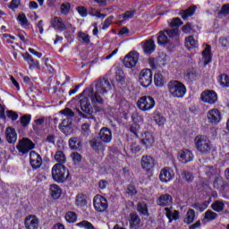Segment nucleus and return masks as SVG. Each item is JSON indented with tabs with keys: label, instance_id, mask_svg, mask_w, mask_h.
<instances>
[{
	"label": "nucleus",
	"instance_id": "cd10ccee",
	"mask_svg": "<svg viewBox=\"0 0 229 229\" xmlns=\"http://www.w3.org/2000/svg\"><path fill=\"white\" fill-rule=\"evenodd\" d=\"M202 58L204 60V66H207L212 62L211 46L207 45L205 49L202 51Z\"/></svg>",
	"mask_w": 229,
	"mask_h": 229
},
{
	"label": "nucleus",
	"instance_id": "338daca9",
	"mask_svg": "<svg viewBox=\"0 0 229 229\" xmlns=\"http://www.w3.org/2000/svg\"><path fill=\"white\" fill-rule=\"evenodd\" d=\"M72 157L74 163H81L82 159V156L81 154L75 152L72 154Z\"/></svg>",
	"mask_w": 229,
	"mask_h": 229
},
{
	"label": "nucleus",
	"instance_id": "2f4dec72",
	"mask_svg": "<svg viewBox=\"0 0 229 229\" xmlns=\"http://www.w3.org/2000/svg\"><path fill=\"white\" fill-rule=\"evenodd\" d=\"M184 47L191 51V49L198 47V41L194 39L193 36H189L184 39Z\"/></svg>",
	"mask_w": 229,
	"mask_h": 229
},
{
	"label": "nucleus",
	"instance_id": "423d86ee",
	"mask_svg": "<svg viewBox=\"0 0 229 229\" xmlns=\"http://www.w3.org/2000/svg\"><path fill=\"white\" fill-rule=\"evenodd\" d=\"M156 106V100L150 96H143L137 101V107L141 112H150Z\"/></svg>",
	"mask_w": 229,
	"mask_h": 229
},
{
	"label": "nucleus",
	"instance_id": "680f3d73",
	"mask_svg": "<svg viewBox=\"0 0 229 229\" xmlns=\"http://www.w3.org/2000/svg\"><path fill=\"white\" fill-rule=\"evenodd\" d=\"M182 178H184L188 182H192L194 179L192 174L188 171H184V173H182Z\"/></svg>",
	"mask_w": 229,
	"mask_h": 229
},
{
	"label": "nucleus",
	"instance_id": "a19ab883",
	"mask_svg": "<svg viewBox=\"0 0 229 229\" xmlns=\"http://www.w3.org/2000/svg\"><path fill=\"white\" fill-rule=\"evenodd\" d=\"M64 219L68 224H74L77 221V214L74 211H67Z\"/></svg>",
	"mask_w": 229,
	"mask_h": 229
},
{
	"label": "nucleus",
	"instance_id": "4d7b16f0",
	"mask_svg": "<svg viewBox=\"0 0 229 229\" xmlns=\"http://www.w3.org/2000/svg\"><path fill=\"white\" fill-rule=\"evenodd\" d=\"M183 24L182 21L179 17H174L172 21L170 22L171 28H178Z\"/></svg>",
	"mask_w": 229,
	"mask_h": 229
},
{
	"label": "nucleus",
	"instance_id": "8fccbe9b",
	"mask_svg": "<svg viewBox=\"0 0 229 229\" xmlns=\"http://www.w3.org/2000/svg\"><path fill=\"white\" fill-rule=\"evenodd\" d=\"M78 38H79L80 39H82V42H83L84 44H86L87 46H89V45L91 43L90 36L88 35V34H85V33L82 32V31H80V32L78 33Z\"/></svg>",
	"mask_w": 229,
	"mask_h": 229
},
{
	"label": "nucleus",
	"instance_id": "052dcab7",
	"mask_svg": "<svg viewBox=\"0 0 229 229\" xmlns=\"http://www.w3.org/2000/svg\"><path fill=\"white\" fill-rule=\"evenodd\" d=\"M193 208L197 210V211H199V212H204L206 209H208V205L207 203L205 204H199V203H195L193 205Z\"/></svg>",
	"mask_w": 229,
	"mask_h": 229
},
{
	"label": "nucleus",
	"instance_id": "9d476101",
	"mask_svg": "<svg viewBox=\"0 0 229 229\" xmlns=\"http://www.w3.org/2000/svg\"><path fill=\"white\" fill-rule=\"evenodd\" d=\"M93 207L97 212H105L108 208L106 199L101 195L95 196L93 198Z\"/></svg>",
	"mask_w": 229,
	"mask_h": 229
},
{
	"label": "nucleus",
	"instance_id": "0e129e2a",
	"mask_svg": "<svg viewBox=\"0 0 229 229\" xmlns=\"http://www.w3.org/2000/svg\"><path fill=\"white\" fill-rule=\"evenodd\" d=\"M182 31L186 33V34H190L192 31V26L191 22H188L186 24H184V26H182Z\"/></svg>",
	"mask_w": 229,
	"mask_h": 229
},
{
	"label": "nucleus",
	"instance_id": "864d4df0",
	"mask_svg": "<svg viewBox=\"0 0 229 229\" xmlns=\"http://www.w3.org/2000/svg\"><path fill=\"white\" fill-rule=\"evenodd\" d=\"M126 192H127V196L132 197V196L137 195L138 191H137V189L135 188V186L133 184H128Z\"/></svg>",
	"mask_w": 229,
	"mask_h": 229
},
{
	"label": "nucleus",
	"instance_id": "79ce46f5",
	"mask_svg": "<svg viewBox=\"0 0 229 229\" xmlns=\"http://www.w3.org/2000/svg\"><path fill=\"white\" fill-rule=\"evenodd\" d=\"M195 219V211L194 209H190L187 214L186 217H184V224L191 225Z\"/></svg>",
	"mask_w": 229,
	"mask_h": 229
},
{
	"label": "nucleus",
	"instance_id": "c756f323",
	"mask_svg": "<svg viewBox=\"0 0 229 229\" xmlns=\"http://www.w3.org/2000/svg\"><path fill=\"white\" fill-rule=\"evenodd\" d=\"M165 82V78L161 72H156V73H154V85H156V87L162 88Z\"/></svg>",
	"mask_w": 229,
	"mask_h": 229
},
{
	"label": "nucleus",
	"instance_id": "412c9836",
	"mask_svg": "<svg viewBox=\"0 0 229 229\" xmlns=\"http://www.w3.org/2000/svg\"><path fill=\"white\" fill-rule=\"evenodd\" d=\"M157 205L160 207H169L174 203V198L171 194L165 193L159 196L157 200Z\"/></svg>",
	"mask_w": 229,
	"mask_h": 229
},
{
	"label": "nucleus",
	"instance_id": "b1692460",
	"mask_svg": "<svg viewBox=\"0 0 229 229\" xmlns=\"http://www.w3.org/2000/svg\"><path fill=\"white\" fill-rule=\"evenodd\" d=\"M152 118L154 123H156V125H157L158 127H163L166 123V119L164 116L163 113L158 110L153 112Z\"/></svg>",
	"mask_w": 229,
	"mask_h": 229
},
{
	"label": "nucleus",
	"instance_id": "c03bdc74",
	"mask_svg": "<svg viewBox=\"0 0 229 229\" xmlns=\"http://www.w3.org/2000/svg\"><path fill=\"white\" fill-rule=\"evenodd\" d=\"M219 83L223 88H229V75L226 73H222L219 76Z\"/></svg>",
	"mask_w": 229,
	"mask_h": 229
},
{
	"label": "nucleus",
	"instance_id": "69168bd1",
	"mask_svg": "<svg viewBox=\"0 0 229 229\" xmlns=\"http://www.w3.org/2000/svg\"><path fill=\"white\" fill-rule=\"evenodd\" d=\"M140 125L137 123H133L130 127V131L132 134H134L136 137H138V132H139Z\"/></svg>",
	"mask_w": 229,
	"mask_h": 229
},
{
	"label": "nucleus",
	"instance_id": "9b49d317",
	"mask_svg": "<svg viewBox=\"0 0 229 229\" xmlns=\"http://www.w3.org/2000/svg\"><path fill=\"white\" fill-rule=\"evenodd\" d=\"M200 99L208 105H215L218 101V96L216 91L208 89L201 93Z\"/></svg>",
	"mask_w": 229,
	"mask_h": 229
},
{
	"label": "nucleus",
	"instance_id": "4c0bfd02",
	"mask_svg": "<svg viewBox=\"0 0 229 229\" xmlns=\"http://www.w3.org/2000/svg\"><path fill=\"white\" fill-rule=\"evenodd\" d=\"M210 208L216 213L223 212L225 209V203L223 200H216L211 204Z\"/></svg>",
	"mask_w": 229,
	"mask_h": 229
},
{
	"label": "nucleus",
	"instance_id": "6e6d98bb",
	"mask_svg": "<svg viewBox=\"0 0 229 229\" xmlns=\"http://www.w3.org/2000/svg\"><path fill=\"white\" fill-rule=\"evenodd\" d=\"M131 120L133 123L139 124L144 121V118H142V115H140L139 113L135 112L131 115Z\"/></svg>",
	"mask_w": 229,
	"mask_h": 229
},
{
	"label": "nucleus",
	"instance_id": "bb28decb",
	"mask_svg": "<svg viewBox=\"0 0 229 229\" xmlns=\"http://www.w3.org/2000/svg\"><path fill=\"white\" fill-rule=\"evenodd\" d=\"M156 50L155 41L153 39H148L145 41L143 45V51L145 55H150Z\"/></svg>",
	"mask_w": 229,
	"mask_h": 229
},
{
	"label": "nucleus",
	"instance_id": "f8f14e48",
	"mask_svg": "<svg viewBox=\"0 0 229 229\" xmlns=\"http://www.w3.org/2000/svg\"><path fill=\"white\" fill-rule=\"evenodd\" d=\"M43 160L40 154H38L36 151L31 150L30 152V165L33 171H37V169H40L42 166Z\"/></svg>",
	"mask_w": 229,
	"mask_h": 229
},
{
	"label": "nucleus",
	"instance_id": "4be33fe9",
	"mask_svg": "<svg viewBox=\"0 0 229 229\" xmlns=\"http://www.w3.org/2000/svg\"><path fill=\"white\" fill-rule=\"evenodd\" d=\"M68 146L70 149L81 151L82 149V140L79 137H72L68 140Z\"/></svg>",
	"mask_w": 229,
	"mask_h": 229
},
{
	"label": "nucleus",
	"instance_id": "e433bc0d",
	"mask_svg": "<svg viewBox=\"0 0 229 229\" xmlns=\"http://www.w3.org/2000/svg\"><path fill=\"white\" fill-rule=\"evenodd\" d=\"M196 11V7L194 5L191 6L187 10L182 11L180 13V16L182 20L187 21L189 17H191Z\"/></svg>",
	"mask_w": 229,
	"mask_h": 229
},
{
	"label": "nucleus",
	"instance_id": "1a4fd4ad",
	"mask_svg": "<svg viewBox=\"0 0 229 229\" xmlns=\"http://www.w3.org/2000/svg\"><path fill=\"white\" fill-rule=\"evenodd\" d=\"M139 60V53L137 51H131L129 54H127L123 60V64L124 67L131 69L136 66Z\"/></svg>",
	"mask_w": 229,
	"mask_h": 229
},
{
	"label": "nucleus",
	"instance_id": "5701e85b",
	"mask_svg": "<svg viewBox=\"0 0 229 229\" xmlns=\"http://www.w3.org/2000/svg\"><path fill=\"white\" fill-rule=\"evenodd\" d=\"M98 137L102 142L110 143L112 140V131L108 127H102L100 132H98Z\"/></svg>",
	"mask_w": 229,
	"mask_h": 229
},
{
	"label": "nucleus",
	"instance_id": "6e6552de",
	"mask_svg": "<svg viewBox=\"0 0 229 229\" xmlns=\"http://www.w3.org/2000/svg\"><path fill=\"white\" fill-rule=\"evenodd\" d=\"M36 148V144L30 138H23L19 141L16 148L22 155L28 154L30 150Z\"/></svg>",
	"mask_w": 229,
	"mask_h": 229
},
{
	"label": "nucleus",
	"instance_id": "7c9ffc66",
	"mask_svg": "<svg viewBox=\"0 0 229 229\" xmlns=\"http://www.w3.org/2000/svg\"><path fill=\"white\" fill-rule=\"evenodd\" d=\"M63 191L58 184L50 185V195L54 199H58L61 198Z\"/></svg>",
	"mask_w": 229,
	"mask_h": 229
},
{
	"label": "nucleus",
	"instance_id": "13d9d810",
	"mask_svg": "<svg viewBox=\"0 0 229 229\" xmlns=\"http://www.w3.org/2000/svg\"><path fill=\"white\" fill-rule=\"evenodd\" d=\"M76 10H77L78 13L80 14V16H81V18H86V17H88V15H89V11H88V9L85 8L84 6H78V7L76 8Z\"/></svg>",
	"mask_w": 229,
	"mask_h": 229
},
{
	"label": "nucleus",
	"instance_id": "09e8293b",
	"mask_svg": "<svg viewBox=\"0 0 229 229\" xmlns=\"http://www.w3.org/2000/svg\"><path fill=\"white\" fill-rule=\"evenodd\" d=\"M160 60V57L158 58H155V57H149L148 59V65L149 67L155 71L157 69V66H158V61Z\"/></svg>",
	"mask_w": 229,
	"mask_h": 229
},
{
	"label": "nucleus",
	"instance_id": "f704fd0d",
	"mask_svg": "<svg viewBox=\"0 0 229 229\" xmlns=\"http://www.w3.org/2000/svg\"><path fill=\"white\" fill-rule=\"evenodd\" d=\"M166 212V217L169 220V223H172L173 221H177L180 218V212L177 210H174V212L171 211L168 208L165 209Z\"/></svg>",
	"mask_w": 229,
	"mask_h": 229
},
{
	"label": "nucleus",
	"instance_id": "f257e3e1",
	"mask_svg": "<svg viewBox=\"0 0 229 229\" xmlns=\"http://www.w3.org/2000/svg\"><path fill=\"white\" fill-rule=\"evenodd\" d=\"M75 98L77 100H79L80 99V107H81V111H79V115H81L82 118L97 121L96 117L93 115L94 109H93L92 105H96V104L103 105L104 104V100L101 98V96L99 95V92L97 91L94 93V89L92 88H87L81 94L76 96Z\"/></svg>",
	"mask_w": 229,
	"mask_h": 229
},
{
	"label": "nucleus",
	"instance_id": "a878e982",
	"mask_svg": "<svg viewBox=\"0 0 229 229\" xmlns=\"http://www.w3.org/2000/svg\"><path fill=\"white\" fill-rule=\"evenodd\" d=\"M5 139L8 143H15L17 140V132L13 127H6Z\"/></svg>",
	"mask_w": 229,
	"mask_h": 229
},
{
	"label": "nucleus",
	"instance_id": "f03ea898",
	"mask_svg": "<svg viewBox=\"0 0 229 229\" xmlns=\"http://www.w3.org/2000/svg\"><path fill=\"white\" fill-rule=\"evenodd\" d=\"M60 114L65 116L59 124L60 131L66 137L72 135L74 133V125L72 123L74 112L71 108H64L60 111Z\"/></svg>",
	"mask_w": 229,
	"mask_h": 229
},
{
	"label": "nucleus",
	"instance_id": "20e7f679",
	"mask_svg": "<svg viewBox=\"0 0 229 229\" xmlns=\"http://www.w3.org/2000/svg\"><path fill=\"white\" fill-rule=\"evenodd\" d=\"M194 145L197 151L202 155H209L212 150V144L206 135L199 134L194 138Z\"/></svg>",
	"mask_w": 229,
	"mask_h": 229
},
{
	"label": "nucleus",
	"instance_id": "a18cd8bd",
	"mask_svg": "<svg viewBox=\"0 0 229 229\" xmlns=\"http://www.w3.org/2000/svg\"><path fill=\"white\" fill-rule=\"evenodd\" d=\"M218 217V215L216 212L211 211V209H208L205 212V216H204V219H206L207 221L210 222V221H214Z\"/></svg>",
	"mask_w": 229,
	"mask_h": 229
},
{
	"label": "nucleus",
	"instance_id": "dca6fc26",
	"mask_svg": "<svg viewBox=\"0 0 229 229\" xmlns=\"http://www.w3.org/2000/svg\"><path fill=\"white\" fill-rule=\"evenodd\" d=\"M207 117L208 123L214 125L218 124L222 120L221 112L217 108L208 110Z\"/></svg>",
	"mask_w": 229,
	"mask_h": 229
},
{
	"label": "nucleus",
	"instance_id": "5fc2aeb1",
	"mask_svg": "<svg viewBox=\"0 0 229 229\" xmlns=\"http://www.w3.org/2000/svg\"><path fill=\"white\" fill-rule=\"evenodd\" d=\"M5 114L6 117H8L11 121L14 122L19 118V114L13 110H6Z\"/></svg>",
	"mask_w": 229,
	"mask_h": 229
},
{
	"label": "nucleus",
	"instance_id": "c9c22d12",
	"mask_svg": "<svg viewBox=\"0 0 229 229\" xmlns=\"http://www.w3.org/2000/svg\"><path fill=\"white\" fill-rule=\"evenodd\" d=\"M90 147L94 151H105V146L102 141H98V140H92L89 141Z\"/></svg>",
	"mask_w": 229,
	"mask_h": 229
},
{
	"label": "nucleus",
	"instance_id": "39448f33",
	"mask_svg": "<svg viewBox=\"0 0 229 229\" xmlns=\"http://www.w3.org/2000/svg\"><path fill=\"white\" fill-rule=\"evenodd\" d=\"M170 95L175 98H182L187 92L186 86L179 81H171L168 84Z\"/></svg>",
	"mask_w": 229,
	"mask_h": 229
},
{
	"label": "nucleus",
	"instance_id": "c85d7f7f",
	"mask_svg": "<svg viewBox=\"0 0 229 229\" xmlns=\"http://www.w3.org/2000/svg\"><path fill=\"white\" fill-rule=\"evenodd\" d=\"M75 204L78 208L88 206V196L85 193H78L75 199Z\"/></svg>",
	"mask_w": 229,
	"mask_h": 229
},
{
	"label": "nucleus",
	"instance_id": "de8ad7c7",
	"mask_svg": "<svg viewBox=\"0 0 229 229\" xmlns=\"http://www.w3.org/2000/svg\"><path fill=\"white\" fill-rule=\"evenodd\" d=\"M60 13L62 15H68L71 13V4L68 2L63 3L60 6Z\"/></svg>",
	"mask_w": 229,
	"mask_h": 229
},
{
	"label": "nucleus",
	"instance_id": "774afa93",
	"mask_svg": "<svg viewBox=\"0 0 229 229\" xmlns=\"http://www.w3.org/2000/svg\"><path fill=\"white\" fill-rule=\"evenodd\" d=\"M221 15H228L229 14V4L222 6V9L219 13Z\"/></svg>",
	"mask_w": 229,
	"mask_h": 229
},
{
	"label": "nucleus",
	"instance_id": "ddd939ff",
	"mask_svg": "<svg viewBox=\"0 0 229 229\" xmlns=\"http://www.w3.org/2000/svg\"><path fill=\"white\" fill-rule=\"evenodd\" d=\"M156 142L155 137L152 132L145 131L141 134V139L140 143L146 149L151 148Z\"/></svg>",
	"mask_w": 229,
	"mask_h": 229
},
{
	"label": "nucleus",
	"instance_id": "f3484780",
	"mask_svg": "<svg viewBox=\"0 0 229 229\" xmlns=\"http://www.w3.org/2000/svg\"><path fill=\"white\" fill-rule=\"evenodd\" d=\"M39 219L36 215H29L25 217L24 226L26 229H38Z\"/></svg>",
	"mask_w": 229,
	"mask_h": 229
},
{
	"label": "nucleus",
	"instance_id": "603ef678",
	"mask_svg": "<svg viewBox=\"0 0 229 229\" xmlns=\"http://www.w3.org/2000/svg\"><path fill=\"white\" fill-rule=\"evenodd\" d=\"M138 211L142 216H148V208L147 204H138Z\"/></svg>",
	"mask_w": 229,
	"mask_h": 229
},
{
	"label": "nucleus",
	"instance_id": "0eeeda50",
	"mask_svg": "<svg viewBox=\"0 0 229 229\" xmlns=\"http://www.w3.org/2000/svg\"><path fill=\"white\" fill-rule=\"evenodd\" d=\"M153 82V72L150 69L141 70L139 76V83L141 87L148 88Z\"/></svg>",
	"mask_w": 229,
	"mask_h": 229
},
{
	"label": "nucleus",
	"instance_id": "72a5a7b5",
	"mask_svg": "<svg viewBox=\"0 0 229 229\" xmlns=\"http://www.w3.org/2000/svg\"><path fill=\"white\" fill-rule=\"evenodd\" d=\"M17 21L18 23L24 29H30V22L29 21L28 17H26V14L21 13L18 14L17 16Z\"/></svg>",
	"mask_w": 229,
	"mask_h": 229
},
{
	"label": "nucleus",
	"instance_id": "3c124183",
	"mask_svg": "<svg viewBox=\"0 0 229 229\" xmlns=\"http://www.w3.org/2000/svg\"><path fill=\"white\" fill-rule=\"evenodd\" d=\"M76 226H79L81 228H85V229H94L93 224L87 220H83V221L76 224Z\"/></svg>",
	"mask_w": 229,
	"mask_h": 229
},
{
	"label": "nucleus",
	"instance_id": "58836bf2",
	"mask_svg": "<svg viewBox=\"0 0 229 229\" xmlns=\"http://www.w3.org/2000/svg\"><path fill=\"white\" fill-rule=\"evenodd\" d=\"M54 158H55V162H58V163H56V165H64V164L66 163V156L64 153V151H60V150L56 151V153L54 156Z\"/></svg>",
	"mask_w": 229,
	"mask_h": 229
},
{
	"label": "nucleus",
	"instance_id": "393cba45",
	"mask_svg": "<svg viewBox=\"0 0 229 229\" xmlns=\"http://www.w3.org/2000/svg\"><path fill=\"white\" fill-rule=\"evenodd\" d=\"M130 229H139L140 226V218L136 212H131L129 218Z\"/></svg>",
	"mask_w": 229,
	"mask_h": 229
},
{
	"label": "nucleus",
	"instance_id": "7ed1b4c3",
	"mask_svg": "<svg viewBox=\"0 0 229 229\" xmlns=\"http://www.w3.org/2000/svg\"><path fill=\"white\" fill-rule=\"evenodd\" d=\"M51 173L52 179L56 183H64L71 176L69 169L63 164H55Z\"/></svg>",
	"mask_w": 229,
	"mask_h": 229
},
{
	"label": "nucleus",
	"instance_id": "473e14b6",
	"mask_svg": "<svg viewBox=\"0 0 229 229\" xmlns=\"http://www.w3.org/2000/svg\"><path fill=\"white\" fill-rule=\"evenodd\" d=\"M136 13H137L136 10H131V11L124 12L123 14H119L118 19L119 20L123 19L120 21V24L123 25L126 21L132 19Z\"/></svg>",
	"mask_w": 229,
	"mask_h": 229
},
{
	"label": "nucleus",
	"instance_id": "a211bd4d",
	"mask_svg": "<svg viewBox=\"0 0 229 229\" xmlns=\"http://www.w3.org/2000/svg\"><path fill=\"white\" fill-rule=\"evenodd\" d=\"M51 27L58 31H66L68 30L66 24L64 23L63 18L61 16H55L50 21Z\"/></svg>",
	"mask_w": 229,
	"mask_h": 229
},
{
	"label": "nucleus",
	"instance_id": "e2e57ef3",
	"mask_svg": "<svg viewBox=\"0 0 229 229\" xmlns=\"http://www.w3.org/2000/svg\"><path fill=\"white\" fill-rule=\"evenodd\" d=\"M142 148L140 147L139 144H137L136 142H133L131 145V151L132 154H137L139 153Z\"/></svg>",
	"mask_w": 229,
	"mask_h": 229
},
{
	"label": "nucleus",
	"instance_id": "37998d69",
	"mask_svg": "<svg viewBox=\"0 0 229 229\" xmlns=\"http://www.w3.org/2000/svg\"><path fill=\"white\" fill-rule=\"evenodd\" d=\"M31 119V114H24L20 118V123L23 128H26L30 124Z\"/></svg>",
	"mask_w": 229,
	"mask_h": 229
},
{
	"label": "nucleus",
	"instance_id": "2eb2a0df",
	"mask_svg": "<svg viewBox=\"0 0 229 229\" xmlns=\"http://www.w3.org/2000/svg\"><path fill=\"white\" fill-rule=\"evenodd\" d=\"M175 173L174 170L171 167H164L160 172V181L164 183H167L174 179Z\"/></svg>",
	"mask_w": 229,
	"mask_h": 229
},
{
	"label": "nucleus",
	"instance_id": "aec40b11",
	"mask_svg": "<svg viewBox=\"0 0 229 229\" xmlns=\"http://www.w3.org/2000/svg\"><path fill=\"white\" fill-rule=\"evenodd\" d=\"M193 154L189 149H182L178 153V160L184 165L193 161Z\"/></svg>",
	"mask_w": 229,
	"mask_h": 229
},
{
	"label": "nucleus",
	"instance_id": "4468645a",
	"mask_svg": "<svg viewBox=\"0 0 229 229\" xmlns=\"http://www.w3.org/2000/svg\"><path fill=\"white\" fill-rule=\"evenodd\" d=\"M140 165L143 171L149 173L150 171H153L156 165V161L155 158L151 156H142Z\"/></svg>",
	"mask_w": 229,
	"mask_h": 229
},
{
	"label": "nucleus",
	"instance_id": "6ab92c4d",
	"mask_svg": "<svg viewBox=\"0 0 229 229\" xmlns=\"http://www.w3.org/2000/svg\"><path fill=\"white\" fill-rule=\"evenodd\" d=\"M95 88L96 90L101 94H106L109 89H111V83L107 79L103 78L97 81Z\"/></svg>",
	"mask_w": 229,
	"mask_h": 229
},
{
	"label": "nucleus",
	"instance_id": "ea45409f",
	"mask_svg": "<svg viewBox=\"0 0 229 229\" xmlns=\"http://www.w3.org/2000/svg\"><path fill=\"white\" fill-rule=\"evenodd\" d=\"M115 81L120 85L125 84V74L123 69H117L115 72Z\"/></svg>",
	"mask_w": 229,
	"mask_h": 229
},
{
	"label": "nucleus",
	"instance_id": "49530a36",
	"mask_svg": "<svg viewBox=\"0 0 229 229\" xmlns=\"http://www.w3.org/2000/svg\"><path fill=\"white\" fill-rule=\"evenodd\" d=\"M169 40H168V38L167 36L165 35V32L163 30V31H160L159 32V36L157 38V43L159 46H165L166 44H168Z\"/></svg>",
	"mask_w": 229,
	"mask_h": 229
},
{
	"label": "nucleus",
	"instance_id": "bf43d9fd",
	"mask_svg": "<svg viewBox=\"0 0 229 229\" xmlns=\"http://www.w3.org/2000/svg\"><path fill=\"white\" fill-rule=\"evenodd\" d=\"M219 43L224 48H228L229 47V37H221L219 38Z\"/></svg>",
	"mask_w": 229,
	"mask_h": 229
}]
</instances>
